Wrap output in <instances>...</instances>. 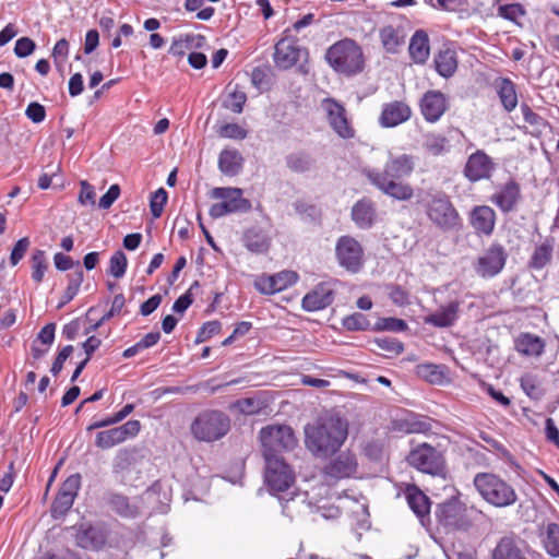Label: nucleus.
Wrapping results in <instances>:
<instances>
[{
  "mask_svg": "<svg viewBox=\"0 0 559 559\" xmlns=\"http://www.w3.org/2000/svg\"><path fill=\"white\" fill-rule=\"evenodd\" d=\"M245 105V92L237 84L231 86L227 85V95L224 98L223 106L225 109L233 114H240Z\"/></svg>",
  "mask_w": 559,
  "mask_h": 559,
  "instance_id": "nucleus-41",
  "label": "nucleus"
},
{
  "mask_svg": "<svg viewBox=\"0 0 559 559\" xmlns=\"http://www.w3.org/2000/svg\"><path fill=\"white\" fill-rule=\"evenodd\" d=\"M140 430V420H129L121 426L98 431L95 436V445L102 450L111 449L123 443L128 439L136 437Z\"/></svg>",
  "mask_w": 559,
  "mask_h": 559,
  "instance_id": "nucleus-14",
  "label": "nucleus"
},
{
  "mask_svg": "<svg viewBox=\"0 0 559 559\" xmlns=\"http://www.w3.org/2000/svg\"><path fill=\"white\" fill-rule=\"evenodd\" d=\"M414 169L415 157L413 155H394L386 152L382 170L365 166L361 168V174L385 195L397 201H409L414 195V189L409 183L400 181V179L409 177Z\"/></svg>",
  "mask_w": 559,
  "mask_h": 559,
  "instance_id": "nucleus-1",
  "label": "nucleus"
},
{
  "mask_svg": "<svg viewBox=\"0 0 559 559\" xmlns=\"http://www.w3.org/2000/svg\"><path fill=\"white\" fill-rule=\"evenodd\" d=\"M521 110L524 121L532 126L537 132L542 133L549 126L548 121L533 111L528 105L523 104Z\"/></svg>",
  "mask_w": 559,
  "mask_h": 559,
  "instance_id": "nucleus-48",
  "label": "nucleus"
},
{
  "mask_svg": "<svg viewBox=\"0 0 559 559\" xmlns=\"http://www.w3.org/2000/svg\"><path fill=\"white\" fill-rule=\"evenodd\" d=\"M474 486L481 498L496 508L513 506L518 495L512 485L492 473H478L474 477Z\"/></svg>",
  "mask_w": 559,
  "mask_h": 559,
  "instance_id": "nucleus-5",
  "label": "nucleus"
},
{
  "mask_svg": "<svg viewBox=\"0 0 559 559\" xmlns=\"http://www.w3.org/2000/svg\"><path fill=\"white\" fill-rule=\"evenodd\" d=\"M217 134L225 139L242 140L245 139V129L237 123H225L218 128Z\"/></svg>",
  "mask_w": 559,
  "mask_h": 559,
  "instance_id": "nucleus-55",
  "label": "nucleus"
},
{
  "mask_svg": "<svg viewBox=\"0 0 559 559\" xmlns=\"http://www.w3.org/2000/svg\"><path fill=\"white\" fill-rule=\"evenodd\" d=\"M334 300V292L326 283L317 285L312 290L307 293L301 301L304 310L313 312L325 309Z\"/></svg>",
  "mask_w": 559,
  "mask_h": 559,
  "instance_id": "nucleus-25",
  "label": "nucleus"
},
{
  "mask_svg": "<svg viewBox=\"0 0 559 559\" xmlns=\"http://www.w3.org/2000/svg\"><path fill=\"white\" fill-rule=\"evenodd\" d=\"M135 449H121L117 452L112 471L115 474H122L131 468V466L135 463Z\"/></svg>",
  "mask_w": 559,
  "mask_h": 559,
  "instance_id": "nucleus-42",
  "label": "nucleus"
},
{
  "mask_svg": "<svg viewBox=\"0 0 559 559\" xmlns=\"http://www.w3.org/2000/svg\"><path fill=\"white\" fill-rule=\"evenodd\" d=\"M242 155L234 148H225L218 157V168L226 176H236L242 169Z\"/></svg>",
  "mask_w": 559,
  "mask_h": 559,
  "instance_id": "nucleus-33",
  "label": "nucleus"
},
{
  "mask_svg": "<svg viewBox=\"0 0 559 559\" xmlns=\"http://www.w3.org/2000/svg\"><path fill=\"white\" fill-rule=\"evenodd\" d=\"M462 301L450 300L441 305L435 312L426 316L424 322L435 328L444 329L453 326L460 318Z\"/></svg>",
  "mask_w": 559,
  "mask_h": 559,
  "instance_id": "nucleus-20",
  "label": "nucleus"
},
{
  "mask_svg": "<svg viewBox=\"0 0 559 559\" xmlns=\"http://www.w3.org/2000/svg\"><path fill=\"white\" fill-rule=\"evenodd\" d=\"M242 194L243 192L239 188H213L210 198L216 202L211 205L209 214L213 218H218L240 210L245 203Z\"/></svg>",
  "mask_w": 559,
  "mask_h": 559,
  "instance_id": "nucleus-12",
  "label": "nucleus"
},
{
  "mask_svg": "<svg viewBox=\"0 0 559 559\" xmlns=\"http://www.w3.org/2000/svg\"><path fill=\"white\" fill-rule=\"evenodd\" d=\"M271 246L270 233L266 229H250L247 233V249L254 253H265Z\"/></svg>",
  "mask_w": 559,
  "mask_h": 559,
  "instance_id": "nucleus-37",
  "label": "nucleus"
},
{
  "mask_svg": "<svg viewBox=\"0 0 559 559\" xmlns=\"http://www.w3.org/2000/svg\"><path fill=\"white\" fill-rule=\"evenodd\" d=\"M300 53L301 49L292 35L285 34L274 46L273 61L278 69L288 70L297 63Z\"/></svg>",
  "mask_w": 559,
  "mask_h": 559,
  "instance_id": "nucleus-17",
  "label": "nucleus"
},
{
  "mask_svg": "<svg viewBox=\"0 0 559 559\" xmlns=\"http://www.w3.org/2000/svg\"><path fill=\"white\" fill-rule=\"evenodd\" d=\"M521 388L526 395L532 399L537 400L542 396V391L537 384V380L532 374H525L521 378Z\"/></svg>",
  "mask_w": 559,
  "mask_h": 559,
  "instance_id": "nucleus-58",
  "label": "nucleus"
},
{
  "mask_svg": "<svg viewBox=\"0 0 559 559\" xmlns=\"http://www.w3.org/2000/svg\"><path fill=\"white\" fill-rule=\"evenodd\" d=\"M357 460L350 452H342L323 468V474L333 479H343L353 476L357 471Z\"/></svg>",
  "mask_w": 559,
  "mask_h": 559,
  "instance_id": "nucleus-22",
  "label": "nucleus"
},
{
  "mask_svg": "<svg viewBox=\"0 0 559 559\" xmlns=\"http://www.w3.org/2000/svg\"><path fill=\"white\" fill-rule=\"evenodd\" d=\"M110 507L120 515L129 516L132 514L131 507L127 497L122 495H111L109 499Z\"/></svg>",
  "mask_w": 559,
  "mask_h": 559,
  "instance_id": "nucleus-57",
  "label": "nucleus"
},
{
  "mask_svg": "<svg viewBox=\"0 0 559 559\" xmlns=\"http://www.w3.org/2000/svg\"><path fill=\"white\" fill-rule=\"evenodd\" d=\"M515 348L525 356L538 357L544 353L545 342L537 335L523 333L518 337Z\"/></svg>",
  "mask_w": 559,
  "mask_h": 559,
  "instance_id": "nucleus-34",
  "label": "nucleus"
},
{
  "mask_svg": "<svg viewBox=\"0 0 559 559\" xmlns=\"http://www.w3.org/2000/svg\"><path fill=\"white\" fill-rule=\"evenodd\" d=\"M205 37L203 35H186L182 38L175 39L169 48V53L173 56L181 57L186 53L187 50L195 47H202L205 43Z\"/></svg>",
  "mask_w": 559,
  "mask_h": 559,
  "instance_id": "nucleus-39",
  "label": "nucleus"
},
{
  "mask_svg": "<svg viewBox=\"0 0 559 559\" xmlns=\"http://www.w3.org/2000/svg\"><path fill=\"white\" fill-rule=\"evenodd\" d=\"M128 266V260L124 252L121 250L116 251L109 260L108 272L115 277L120 278L124 275Z\"/></svg>",
  "mask_w": 559,
  "mask_h": 559,
  "instance_id": "nucleus-47",
  "label": "nucleus"
},
{
  "mask_svg": "<svg viewBox=\"0 0 559 559\" xmlns=\"http://www.w3.org/2000/svg\"><path fill=\"white\" fill-rule=\"evenodd\" d=\"M492 86L503 109L507 112H512L519 104L515 83L509 78L498 76L495 79Z\"/></svg>",
  "mask_w": 559,
  "mask_h": 559,
  "instance_id": "nucleus-27",
  "label": "nucleus"
},
{
  "mask_svg": "<svg viewBox=\"0 0 559 559\" xmlns=\"http://www.w3.org/2000/svg\"><path fill=\"white\" fill-rule=\"evenodd\" d=\"M286 166L294 173L302 174L314 169L316 160L306 151H297L285 157Z\"/></svg>",
  "mask_w": 559,
  "mask_h": 559,
  "instance_id": "nucleus-35",
  "label": "nucleus"
},
{
  "mask_svg": "<svg viewBox=\"0 0 559 559\" xmlns=\"http://www.w3.org/2000/svg\"><path fill=\"white\" fill-rule=\"evenodd\" d=\"M263 456L280 457L281 451L293 450L297 444L294 431L288 426H267L260 431Z\"/></svg>",
  "mask_w": 559,
  "mask_h": 559,
  "instance_id": "nucleus-7",
  "label": "nucleus"
},
{
  "mask_svg": "<svg viewBox=\"0 0 559 559\" xmlns=\"http://www.w3.org/2000/svg\"><path fill=\"white\" fill-rule=\"evenodd\" d=\"M29 245L31 241L27 237H23L16 241L10 254V264L12 266H15L23 259Z\"/></svg>",
  "mask_w": 559,
  "mask_h": 559,
  "instance_id": "nucleus-59",
  "label": "nucleus"
},
{
  "mask_svg": "<svg viewBox=\"0 0 559 559\" xmlns=\"http://www.w3.org/2000/svg\"><path fill=\"white\" fill-rule=\"evenodd\" d=\"M321 106L326 114L328 122L332 130L342 139H352L355 130L346 116V109L343 105L333 98H325Z\"/></svg>",
  "mask_w": 559,
  "mask_h": 559,
  "instance_id": "nucleus-15",
  "label": "nucleus"
},
{
  "mask_svg": "<svg viewBox=\"0 0 559 559\" xmlns=\"http://www.w3.org/2000/svg\"><path fill=\"white\" fill-rule=\"evenodd\" d=\"M493 168L491 158L484 151L478 150L469 155L463 173L471 182H476L489 178Z\"/></svg>",
  "mask_w": 559,
  "mask_h": 559,
  "instance_id": "nucleus-19",
  "label": "nucleus"
},
{
  "mask_svg": "<svg viewBox=\"0 0 559 559\" xmlns=\"http://www.w3.org/2000/svg\"><path fill=\"white\" fill-rule=\"evenodd\" d=\"M420 204L428 221L437 229L449 233L462 227V217L447 192H427Z\"/></svg>",
  "mask_w": 559,
  "mask_h": 559,
  "instance_id": "nucleus-3",
  "label": "nucleus"
},
{
  "mask_svg": "<svg viewBox=\"0 0 559 559\" xmlns=\"http://www.w3.org/2000/svg\"><path fill=\"white\" fill-rule=\"evenodd\" d=\"M492 559H525V557L513 538L503 537L497 544Z\"/></svg>",
  "mask_w": 559,
  "mask_h": 559,
  "instance_id": "nucleus-38",
  "label": "nucleus"
},
{
  "mask_svg": "<svg viewBox=\"0 0 559 559\" xmlns=\"http://www.w3.org/2000/svg\"><path fill=\"white\" fill-rule=\"evenodd\" d=\"M221 331V323L218 321H209L202 325L197 335V342L202 343L211 338L213 335L218 334Z\"/></svg>",
  "mask_w": 559,
  "mask_h": 559,
  "instance_id": "nucleus-62",
  "label": "nucleus"
},
{
  "mask_svg": "<svg viewBox=\"0 0 559 559\" xmlns=\"http://www.w3.org/2000/svg\"><path fill=\"white\" fill-rule=\"evenodd\" d=\"M412 110L404 102H392L382 108L379 121L382 127L394 128L411 118Z\"/></svg>",
  "mask_w": 559,
  "mask_h": 559,
  "instance_id": "nucleus-26",
  "label": "nucleus"
},
{
  "mask_svg": "<svg viewBox=\"0 0 559 559\" xmlns=\"http://www.w3.org/2000/svg\"><path fill=\"white\" fill-rule=\"evenodd\" d=\"M75 543L82 549L99 551L107 544V534L99 527L81 524L76 528Z\"/></svg>",
  "mask_w": 559,
  "mask_h": 559,
  "instance_id": "nucleus-21",
  "label": "nucleus"
},
{
  "mask_svg": "<svg viewBox=\"0 0 559 559\" xmlns=\"http://www.w3.org/2000/svg\"><path fill=\"white\" fill-rule=\"evenodd\" d=\"M497 214L488 205H476L468 214V222L475 234L489 237L496 227Z\"/></svg>",
  "mask_w": 559,
  "mask_h": 559,
  "instance_id": "nucleus-18",
  "label": "nucleus"
},
{
  "mask_svg": "<svg viewBox=\"0 0 559 559\" xmlns=\"http://www.w3.org/2000/svg\"><path fill=\"white\" fill-rule=\"evenodd\" d=\"M274 82V71L270 66H261L253 69L251 84L260 92L269 91Z\"/></svg>",
  "mask_w": 559,
  "mask_h": 559,
  "instance_id": "nucleus-40",
  "label": "nucleus"
},
{
  "mask_svg": "<svg viewBox=\"0 0 559 559\" xmlns=\"http://www.w3.org/2000/svg\"><path fill=\"white\" fill-rule=\"evenodd\" d=\"M81 190L79 193V203L81 205H95V191L94 187L90 185L86 180L81 181L80 183Z\"/></svg>",
  "mask_w": 559,
  "mask_h": 559,
  "instance_id": "nucleus-63",
  "label": "nucleus"
},
{
  "mask_svg": "<svg viewBox=\"0 0 559 559\" xmlns=\"http://www.w3.org/2000/svg\"><path fill=\"white\" fill-rule=\"evenodd\" d=\"M555 239L546 237L540 243L536 245L528 260V267L540 271L552 260Z\"/></svg>",
  "mask_w": 559,
  "mask_h": 559,
  "instance_id": "nucleus-30",
  "label": "nucleus"
},
{
  "mask_svg": "<svg viewBox=\"0 0 559 559\" xmlns=\"http://www.w3.org/2000/svg\"><path fill=\"white\" fill-rule=\"evenodd\" d=\"M167 192L164 188L156 190L150 199V210L154 218L160 217L167 203Z\"/></svg>",
  "mask_w": 559,
  "mask_h": 559,
  "instance_id": "nucleus-51",
  "label": "nucleus"
},
{
  "mask_svg": "<svg viewBox=\"0 0 559 559\" xmlns=\"http://www.w3.org/2000/svg\"><path fill=\"white\" fill-rule=\"evenodd\" d=\"M498 15L506 20L516 22L519 17L525 15V10L520 3L503 4L499 7Z\"/></svg>",
  "mask_w": 559,
  "mask_h": 559,
  "instance_id": "nucleus-54",
  "label": "nucleus"
},
{
  "mask_svg": "<svg viewBox=\"0 0 559 559\" xmlns=\"http://www.w3.org/2000/svg\"><path fill=\"white\" fill-rule=\"evenodd\" d=\"M25 116L34 123H40L46 118V109L41 104L33 102L27 105Z\"/></svg>",
  "mask_w": 559,
  "mask_h": 559,
  "instance_id": "nucleus-61",
  "label": "nucleus"
},
{
  "mask_svg": "<svg viewBox=\"0 0 559 559\" xmlns=\"http://www.w3.org/2000/svg\"><path fill=\"white\" fill-rule=\"evenodd\" d=\"M407 463L423 472L433 476L444 473L443 455L433 447L423 443L413 449L407 457Z\"/></svg>",
  "mask_w": 559,
  "mask_h": 559,
  "instance_id": "nucleus-8",
  "label": "nucleus"
},
{
  "mask_svg": "<svg viewBox=\"0 0 559 559\" xmlns=\"http://www.w3.org/2000/svg\"><path fill=\"white\" fill-rule=\"evenodd\" d=\"M435 69L442 78H451L457 70L459 60L456 51L453 48L445 47L436 53Z\"/></svg>",
  "mask_w": 559,
  "mask_h": 559,
  "instance_id": "nucleus-32",
  "label": "nucleus"
},
{
  "mask_svg": "<svg viewBox=\"0 0 559 559\" xmlns=\"http://www.w3.org/2000/svg\"><path fill=\"white\" fill-rule=\"evenodd\" d=\"M306 445L314 455L326 457L334 454L348 435L347 421L338 416H328L305 428Z\"/></svg>",
  "mask_w": 559,
  "mask_h": 559,
  "instance_id": "nucleus-2",
  "label": "nucleus"
},
{
  "mask_svg": "<svg viewBox=\"0 0 559 559\" xmlns=\"http://www.w3.org/2000/svg\"><path fill=\"white\" fill-rule=\"evenodd\" d=\"M350 216L357 227L361 229L370 228L377 216L374 202L368 198L358 200L352 207Z\"/></svg>",
  "mask_w": 559,
  "mask_h": 559,
  "instance_id": "nucleus-28",
  "label": "nucleus"
},
{
  "mask_svg": "<svg viewBox=\"0 0 559 559\" xmlns=\"http://www.w3.org/2000/svg\"><path fill=\"white\" fill-rule=\"evenodd\" d=\"M374 343L378 345L379 348L390 354L400 355L404 350L403 343L393 337H379L376 338Z\"/></svg>",
  "mask_w": 559,
  "mask_h": 559,
  "instance_id": "nucleus-56",
  "label": "nucleus"
},
{
  "mask_svg": "<svg viewBox=\"0 0 559 559\" xmlns=\"http://www.w3.org/2000/svg\"><path fill=\"white\" fill-rule=\"evenodd\" d=\"M543 543L548 555L554 558L559 557V525L557 523L547 525Z\"/></svg>",
  "mask_w": 559,
  "mask_h": 559,
  "instance_id": "nucleus-43",
  "label": "nucleus"
},
{
  "mask_svg": "<svg viewBox=\"0 0 559 559\" xmlns=\"http://www.w3.org/2000/svg\"><path fill=\"white\" fill-rule=\"evenodd\" d=\"M36 44L29 37H21L15 41L14 53L19 58H25L34 52Z\"/></svg>",
  "mask_w": 559,
  "mask_h": 559,
  "instance_id": "nucleus-60",
  "label": "nucleus"
},
{
  "mask_svg": "<svg viewBox=\"0 0 559 559\" xmlns=\"http://www.w3.org/2000/svg\"><path fill=\"white\" fill-rule=\"evenodd\" d=\"M447 108V98L440 91H428L420 100L421 114L428 122L438 121Z\"/></svg>",
  "mask_w": 559,
  "mask_h": 559,
  "instance_id": "nucleus-23",
  "label": "nucleus"
},
{
  "mask_svg": "<svg viewBox=\"0 0 559 559\" xmlns=\"http://www.w3.org/2000/svg\"><path fill=\"white\" fill-rule=\"evenodd\" d=\"M81 487V475L72 474L62 483L59 491L76 497Z\"/></svg>",
  "mask_w": 559,
  "mask_h": 559,
  "instance_id": "nucleus-64",
  "label": "nucleus"
},
{
  "mask_svg": "<svg viewBox=\"0 0 559 559\" xmlns=\"http://www.w3.org/2000/svg\"><path fill=\"white\" fill-rule=\"evenodd\" d=\"M264 479L274 495L288 490L295 484V473L281 457L265 459Z\"/></svg>",
  "mask_w": 559,
  "mask_h": 559,
  "instance_id": "nucleus-9",
  "label": "nucleus"
},
{
  "mask_svg": "<svg viewBox=\"0 0 559 559\" xmlns=\"http://www.w3.org/2000/svg\"><path fill=\"white\" fill-rule=\"evenodd\" d=\"M521 200V189L514 180L507 181L495 194L490 201L499 207L502 213H510L515 210Z\"/></svg>",
  "mask_w": 559,
  "mask_h": 559,
  "instance_id": "nucleus-24",
  "label": "nucleus"
},
{
  "mask_svg": "<svg viewBox=\"0 0 559 559\" xmlns=\"http://www.w3.org/2000/svg\"><path fill=\"white\" fill-rule=\"evenodd\" d=\"M190 430L198 441L214 442L228 433L230 419L221 411H204L194 418Z\"/></svg>",
  "mask_w": 559,
  "mask_h": 559,
  "instance_id": "nucleus-6",
  "label": "nucleus"
},
{
  "mask_svg": "<svg viewBox=\"0 0 559 559\" xmlns=\"http://www.w3.org/2000/svg\"><path fill=\"white\" fill-rule=\"evenodd\" d=\"M74 499V496L58 491L51 504V515L56 519L64 515L73 506Z\"/></svg>",
  "mask_w": 559,
  "mask_h": 559,
  "instance_id": "nucleus-46",
  "label": "nucleus"
},
{
  "mask_svg": "<svg viewBox=\"0 0 559 559\" xmlns=\"http://www.w3.org/2000/svg\"><path fill=\"white\" fill-rule=\"evenodd\" d=\"M299 276L294 271H282L273 275H260L254 280V287L262 294L273 295L297 283Z\"/></svg>",
  "mask_w": 559,
  "mask_h": 559,
  "instance_id": "nucleus-16",
  "label": "nucleus"
},
{
  "mask_svg": "<svg viewBox=\"0 0 559 559\" xmlns=\"http://www.w3.org/2000/svg\"><path fill=\"white\" fill-rule=\"evenodd\" d=\"M32 280L39 284L45 275L48 267L46 253L43 250H35L32 255Z\"/></svg>",
  "mask_w": 559,
  "mask_h": 559,
  "instance_id": "nucleus-45",
  "label": "nucleus"
},
{
  "mask_svg": "<svg viewBox=\"0 0 559 559\" xmlns=\"http://www.w3.org/2000/svg\"><path fill=\"white\" fill-rule=\"evenodd\" d=\"M342 325L347 331H365L369 328L370 322L365 314L355 312L343 318Z\"/></svg>",
  "mask_w": 559,
  "mask_h": 559,
  "instance_id": "nucleus-49",
  "label": "nucleus"
},
{
  "mask_svg": "<svg viewBox=\"0 0 559 559\" xmlns=\"http://www.w3.org/2000/svg\"><path fill=\"white\" fill-rule=\"evenodd\" d=\"M408 53L413 62L424 64L430 55L429 36L424 29H417L409 40Z\"/></svg>",
  "mask_w": 559,
  "mask_h": 559,
  "instance_id": "nucleus-29",
  "label": "nucleus"
},
{
  "mask_svg": "<svg viewBox=\"0 0 559 559\" xmlns=\"http://www.w3.org/2000/svg\"><path fill=\"white\" fill-rule=\"evenodd\" d=\"M82 282L83 272L81 270L70 276L69 284L62 295L60 306L70 302L78 295Z\"/></svg>",
  "mask_w": 559,
  "mask_h": 559,
  "instance_id": "nucleus-50",
  "label": "nucleus"
},
{
  "mask_svg": "<svg viewBox=\"0 0 559 559\" xmlns=\"http://www.w3.org/2000/svg\"><path fill=\"white\" fill-rule=\"evenodd\" d=\"M408 325L403 319L397 318H381L377 321L374 329L378 331H393L403 332L407 330Z\"/></svg>",
  "mask_w": 559,
  "mask_h": 559,
  "instance_id": "nucleus-53",
  "label": "nucleus"
},
{
  "mask_svg": "<svg viewBox=\"0 0 559 559\" xmlns=\"http://www.w3.org/2000/svg\"><path fill=\"white\" fill-rule=\"evenodd\" d=\"M508 259V252L503 245L493 241L477 258L473 267L477 275L483 278L497 276L504 267Z\"/></svg>",
  "mask_w": 559,
  "mask_h": 559,
  "instance_id": "nucleus-10",
  "label": "nucleus"
},
{
  "mask_svg": "<svg viewBox=\"0 0 559 559\" xmlns=\"http://www.w3.org/2000/svg\"><path fill=\"white\" fill-rule=\"evenodd\" d=\"M325 59L334 71L347 76L358 74L365 68L362 49L352 38H343L330 46Z\"/></svg>",
  "mask_w": 559,
  "mask_h": 559,
  "instance_id": "nucleus-4",
  "label": "nucleus"
},
{
  "mask_svg": "<svg viewBox=\"0 0 559 559\" xmlns=\"http://www.w3.org/2000/svg\"><path fill=\"white\" fill-rule=\"evenodd\" d=\"M381 44L386 52L396 53L404 44V36L401 31L392 25L383 26L379 33Z\"/></svg>",
  "mask_w": 559,
  "mask_h": 559,
  "instance_id": "nucleus-36",
  "label": "nucleus"
},
{
  "mask_svg": "<svg viewBox=\"0 0 559 559\" xmlns=\"http://www.w3.org/2000/svg\"><path fill=\"white\" fill-rule=\"evenodd\" d=\"M335 254L341 266L352 273H357L364 265L361 245L350 236H342L335 246Z\"/></svg>",
  "mask_w": 559,
  "mask_h": 559,
  "instance_id": "nucleus-13",
  "label": "nucleus"
},
{
  "mask_svg": "<svg viewBox=\"0 0 559 559\" xmlns=\"http://www.w3.org/2000/svg\"><path fill=\"white\" fill-rule=\"evenodd\" d=\"M424 147L429 154L433 156H439L448 152L450 145L449 141L443 135L429 134L426 136Z\"/></svg>",
  "mask_w": 559,
  "mask_h": 559,
  "instance_id": "nucleus-44",
  "label": "nucleus"
},
{
  "mask_svg": "<svg viewBox=\"0 0 559 559\" xmlns=\"http://www.w3.org/2000/svg\"><path fill=\"white\" fill-rule=\"evenodd\" d=\"M419 374L425 378L428 382L433 384H440L444 380V373L439 366L427 364L419 366Z\"/></svg>",
  "mask_w": 559,
  "mask_h": 559,
  "instance_id": "nucleus-52",
  "label": "nucleus"
},
{
  "mask_svg": "<svg viewBox=\"0 0 559 559\" xmlns=\"http://www.w3.org/2000/svg\"><path fill=\"white\" fill-rule=\"evenodd\" d=\"M405 498L411 510L421 521L429 515L430 500L429 498L415 485H407L405 489Z\"/></svg>",
  "mask_w": 559,
  "mask_h": 559,
  "instance_id": "nucleus-31",
  "label": "nucleus"
},
{
  "mask_svg": "<svg viewBox=\"0 0 559 559\" xmlns=\"http://www.w3.org/2000/svg\"><path fill=\"white\" fill-rule=\"evenodd\" d=\"M466 507L457 497H452L437 506L436 518L448 530H467L472 523Z\"/></svg>",
  "mask_w": 559,
  "mask_h": 559,
  "instance_id": "nucleus-11",
  "label": "nucleus"
}]
</instances>
